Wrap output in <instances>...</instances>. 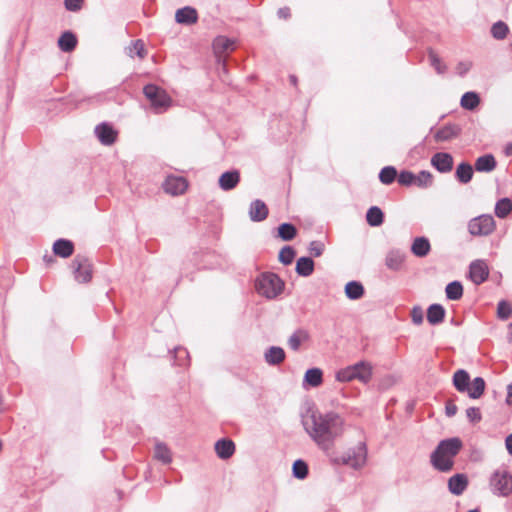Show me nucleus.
<instances>
[{"label": "nucleus", "mask_w": 512, "mask_h": 512, "mask_svg": "<svg viewBox=\"0 0 512 512\" xmlns=\"http://www.w3.org/2000/svg\"><path fill=\"white\" fill-rule=\"evenodd\" d=\"M302 425L320 449L329 451L333 448L335 441L342 436L345 421L336 412L322 413L310 409L302 415Z\"/></svg>", "instance_id": "1"}, {"label": "nucleus", "mask_w": 512, "mask_h": 512, "mask_svg": "<svg viewBox=\"0 0 512 512\" xmlns=\"http://www.w3.org/2000/svg\"><path fill=\"white\" fill-rule=\"evenodd\" d=\"M462 442L459 438L440 441L430 456L432 466L440 472H449L454 467V457L460 452Z\"/></svg>", "instance_id": "2"}, {"label": "nucleus", "mask_w": 512, "mask_h": 512, "mask_svg": "<svg viewBox=\"0 0 512 512\" xmlns=\"http://www.w3.org/2000/svg\"><path fill=\"white\" fill-rule=\"evenodd\" d=\"M453 385L458 392H467L472 399H479L485 391V381L482 377H476L470 381V375L464 369L457 370L453 375Z\"/></svg>", "instance_id": "3"}, {"label": "nucleus", "mask_w": 512, "mask_h": 512, "mask_svg": "<svg viewBox=\"0 0 512 512\" xmlns=\"http://www.w3.org/2000/svg\"><path fill=\"white\" fill-rule=\"evenodd\" d=\"M372 373L373 367L371 363L360 361L337 371L336 379L339 382L358 380L361 383L367 384L372 378Z\"/></svg>", "instance_id": "4"}, {"label": "nucleus", "mask_w": 512, "mask_h": 512, "mask_svg": "<svg viewBox=\"0 0 512 512\" xmlns=\"http://www.w3.org/2000/svg\"><path fill=\"white\" fill-rule=\"evenodd\" d=\"M284 288V282L274 273H264L256 281V290L262 296L276 298Z\"/></svg>", "instance_id": "5"}, {"label": "nucleus", "mask_w": 512, "mask_h": 512, "mask_svg": "<svg viewBox=\"0 0 512 512\" xmlns=\"http://www.w3.org/2000/svg\"><path fill=\"white\" fill-rule=\"evenodd\" d=\"M143 93L150 101L155 113H163L171 107L172 99L164 89L154 84H148L144 87Z\"/></svg>", "instance_id": "6"}, {"label": "nucleus", "mask_w": 512, "mask_h": 512, "mask_svg": "<svg viewBox=\"0 0 512 512\" xmlns=\"http://www.w3.org/2000/svg\"><path fill=\"white\" fill-rule=\"evenodd\" d=\"M489 488L493 495L508 497L512 493V474L506 469H497L489 478Z\"/></svg>", "instance_id": "7"}, {"label": "nucleus", "mask_w": 512, "mask_h": 512, "mask_svg": "<svg viewBox=\"0 0 512 512\" xmlns=\"http://www.w3.org/2000/svg\"><path fill=\"white\" fill-rule=\"evenodd\" d=\"M71 267L77 282L87 283L92 279V263L86 256L77 255L73 259Z\"/></svg>", "instance_id": "8"}, {"label": "nucleus", "mask_w": 512, "mask_h": 512, "mask_svg": "<svg viewBox=\"0 0 512 512\" xmlns=\"http://www.w3.org/2000/svg\"><path fill=\"white\" fill-rule=\"evenodd\" d=\"M468 230L473 236H486L495 230V221L491 215H481L470 220Z\"/></svg>", "instance_id": "9"}, {"label": "nucleus", "mask_w": 512, "mask_h": 512, "mask_svg": "<svg viewBox=\"0 0 512 512\" xmlns=\"http://www.w3.org/2000/svg\"><path fill=\"white\" fill-rule=\"evenodd\" d=\"M469 275L471 281L480 285L485 282L489 276V268L484 260H475L470 264Z\"/></svg>", "instance_id": "10"}, {"label": "nucleus", "mask_w": 512, "mask_h": 512, "mask_svg": "<svg viewBox=\"0 0 512 512\" xmlns=\"http://www.w3.org/2000/svg\"><path fill=\"white\" fill-rule=\"evenodd\" d=\"M188 188V182L184 177L169 176L163 183V189L166 193L177 196L183 194Z\"/></svg>", "instance_id": "11"}, {"label": "nucleus", "mask_w": 512, "mask_h": 512, "mask_svg": "<svg viewBox=\"0 0 512 512\" xmlns=\"http://www.w3.org/2000/svg\"><path fill=\"white\" fill-rule=\"evenodd\" d=\"M469 485V480L466 474L458 473L448 479L447 486L451 494L455 496L462 495Z\"/></svg>", "instance_id": "12"}, {"label": "nucleus", "mask_w": 512, "mask_h": 512, "mask_svg": "<svg viewBox=\"0 0 512 512\" xmlns=\"http://www.w3.org/2000/svg\"><path fill=\"white\" fill-rule=\"evenodd\" d=\"M431 164L441 173L450 172L453 168V158L449 153L438 152L431 158Z\"/></svg>", "instance_id": "13"}, {"label": "nucleus", "mask_w": 512, "mask_h": 512, "mask_svg": "<svg viewBox=\"0 0 512 512\" xmlns=\"http://www.w3.org/2000/svg\"><path fill=\"white\" fill-rule=\"evenodd\" d=\"M406 255L400 250H390L385 256V265L391 271H400L405 263Z\"/></svg>", "instance_id": "14"}, {"label": "nucleus", "mask_w": 512, "mask_h": 512, "mask_svg": "<svg viewBox=\"0 0 512 512\" xmlns=\"http://www.w3.org/2000/svg\"><path fill=\"white\" fill-rule=\"evenodd\" d=\"M95 134L99 141L106 146L112 145L117 137V132L106 123L97 125L95 128Z\"/></svg>", "instance_id": "15"}, {"label": "nucleus", "mask_w": 512, "mask_h": 512, "mask_svg": "<svg viewBox=\"0 0 512 512\" xmlns=\"http://www.w3.org/2000/svg\"><path fill=\"white\" fill-rule=\"evenodd\" d=\"M175 21L183 25H192L198 21V13L195 8L186 6L175 13Z\"/></svg>", "instance_id": "16"}, {"label": "nucleus", "mask_w": 512, "mask_h": 512, "mask_svg": "<svg viewBox=\"0 0 512 512\" xmlns=\"http://www.w3.org/2000/svg\"><path fill=\"white\" fill-rule=\"evenodd\" d=\"M240 182V173L238 170L226 171L219 177L218 183L222 190L229 191L234 189Z\"/></svg>", "instance_id": "17"}, {"label": "nucleus", "mask_w": 512, "mask_h": 512, "mask_svg": "<svg viewBox=\"0 0 512 512\" xmlns=\"http://www.w3.org/2000/svg\"><path fill=\"white\" fill-rule=\"evenodd\" d=\"M249 216L254 222L263 221L268 216V207L262 200H254L249 207Z\"/></svg>", "instance_id": "18"}, {"label": "nucleus", "mask_w": 512, "mask_h": 512, "mask_svg": "<svg viewBox=\"0 0 512 512\" xmlns=\"http://www.w3.org/2000/svg\"><path fill=\"white\" fill-rule=\"evenodd\" d=\"M367 451L364 443H360L353 455L349 454L345 463L352 466L353 468H360L366 462Z\"/></svg>", "instance_id": "19"}, {"label": "nucleus", "mask_w": 512, "mask_h": 512, "mask_svg": "<svg viewBox=\"0 0 512 512\" xmlns=\"http://www.w3.org/2000/svg\"><path fill=\"white\" fill-rule=\"evenodd\" d=\"M215 451L219 458L228 459L235 452V444L230 439H220L215 443Z\"/></svg>", "instance_id": "20"}, {"label": "nucleus", "mask_w": 512, "mask_h": 512, "mask_svg": "<svg viewBox=\"0 0 512 512\" xmlns=\"http://www.w3.org/2000/svg\"><path fill=\"white\" fill-rule=\"evenodd\" d=\"M285 351L278 346H271L264 353L265 362L268 365H279L285 360Z\"/></svg>", "instance_id": "21"}, {"label": "nucleus", "mask_w": 512, "mask_h": 512, "mask_svg": "<svg viewBox=\"0 0 512 512\" xmlns=\"http://www.w3.org/2000/svg\"><path fill=\"white\" fill-rule=\"evenodd\" d=\"M235 48V42L225 36H218L213 41V49L215 54L221 55L233 51Z\"/></svg>", "instance_id": "22"}, {"label": "nucleus", "mask_w": 512, "mask_h": 512, "mask_svg": "<svg viewBox=\"0 0 512 512\" xmlns=\"http://www.w3.org/2000/svg\"><path fill=\"white\" fill-rule=\"evenodd\" d=\"M74 245L70 240L58 239L53 244V252L62 258H67L73 254Z\"/></svg>", "instance_id": "23"}, {"label": "nucleus", "mask_w": 512, "mask_h": 512, "mask_svg": "<svg viewBox=\"0 0 512 512\" xmlns=\"http://www.w3.org/2000/svg\"><path fill=\"white\" fill-rule=\"evenodd\" d=\"M431 245L427 238L417 237L414 239L411 251L417 257H425L430 252Z\"/></svg>", "instance_id": "24"}, {"label": "nucleus", "mask_w": 512, "mask_h": 512, "mask_svg": "<svg viewBox=\"0 0 512 512\" xmlns=\"http://www.w3.org/2000/svg\"><path fill=\"white\" fill-rule=\"evenodd\" d=\"M474 166L478 172H491L496 167V160L493 155L486 154L477 158Z\"/></svg>", "instance_id": "25"}, {"label": "nucleus", "mask_w": 512, "mask_h": 512, "mask_svg": "<svg viewBox=\"0 0 512 512\" xmlns=\"http://www.w3.org/2000/svg\"><path fill=\"white\" fill-rule=\"evenodd\" d=\"M445 309L440 304H432L427 310V320L430 324H439L444 320Z\"/></svg>", "instance_id": "26"}, {"label": "nucleus", "mask_w": 512, "mask_h": 512, "mask_svg": "<svg viewBox=\"0 0 512 512\" xmlns=\"http://www.w3.org/2000/svg\"><path fill=\"white\" fill-rule=\"evenodd\" d=\"M314 271V261L310 257H301L296 262V272L303 277L310 276Z\"/></svg>", "instance_id": "27"}, {"label": "nucleus", "mask_w": 512, "mask_h": 512, "mask_svg": "<svg viewBox=\"0 0 512 512\" xmlns=\"http://www.w3.org/2000/svg\"><path fill=\"white\" fill-rule=\"evenodd\" d=\"M77 45L75 35L69 31L64 32L58 39V46L63 52H71Z\"/></svg>", "instance_id": "28"}, {"label": "nucleus", "mask_w": 512, "mask_h": 512, "mask_svg": "<svg viewBox=\"0 0 512 512\" xmlns=\"http://www.w3.org/2000/svg\"><path fill=\"white\" fill-rule=\"evenodd\" d=\"M345 294L351 300H358L364 295V287L358 281H350L345 286Z\"/></svg>", "instance_id": "29"}, {"label": "nucleus", "mask_w": 512, "mask_h": 512, "mask_svg": "<svg viewBox=\"0 0 512 512\" xmlns=\"http://www.w3.org/2000/svg\"><path fill=\"white\" fill-rule=\"evenodd\" d=\"M456 178L459 182L466 184L471 181L473 177V168L469 163H461L456 168Z\"/></svg>", "instance_id": "30"}, {"label": "nucleus", "mask_w": 512, "mask_h": 512, "mask_svg": "<svg viewBox=\"0 0 512 512\" xmlns=\"http://www.w3.org/2000/svg\"><path fill=\"white\" fill-rule=\"evenodd\" d=\"M366 220L372 227L380 226L383 223L384 215L381 209L377 206H372L368 209Z\"/></svg>", "instance_id": "31"}, {"label": "nucleus", "mask_w": 512, "mask_h": 512, "mask_svg": "<svg viewBox=\"0 0 512 512\" xmlns=\"http://www.w3.org/2000/svg\"><path fill=\"white\" fill-rule=\"evenodd\" d=\"M308 337L309 335L307 331L298 329L289 337L288 345L292 350L297 351L300 348L301 343L306 341Z\"/></svg>", "instance_id": "32"}, {"label": "nucleus", "mask_w": 512, "mask_h": 512, "mask_svg": "<svg viewBox=\"0 0 512 512\" xmlns=\"http://www.w3.org/2000/svg\"><path fill=\"white\" fill-rule=\"evenodd\" d=\"M154 457L164 464H169L172 461L170 449L161 442L155 445Z\"/></svg>", "instance_id": "33"}, {"label": "nucleus", "mask_w": 512, "mask_h": 512, "mask_svg": "<svg viewBox=\"0 0 512 512\" xmlns=\"http://www.w3.org/2000/svg\"><path fill=\"white\" fill-rule=\"evenodd\" d=\"M449 300H459L463 295V286L459 281L450 282L445 289Z\"/></svg>", "instance_id": "34"}, {"label": "nucleus", "mask_w": 512, "mask_h": 512, "mask_svg": "<svg viewBox=\"0 0 512 512\" xmlns=\"http://www.w3.org/2000/svg\"><path fill=\"white\" fill-rule=\"evenodd\" d=\"M304 381L312 387H317L322 383V371L318 368L308 369L304 376Z\"/></svg>", "instance_id": "35"}, {"label": "nucleus", "mask_w": 512, "mask_h": 512, "mask_svg": "<svg viewBox=\"0 0 512 512\" xmlns=\"http://www.w3.org/2000/svg\"><path fill=\"white\" fill-rule=\"evenodd\" d=\"M512 210V201L509 198H502L495 205V214L499 218H505Z\"/></svg>", "instance_id": "36"}, {"label": "nucleus", "mask_w": 512, "mask_h": 512, "mask_svg": "<svg viewBox=\"0 0 512 512\" xmlns=\"http://www.w3.org/2000/svg\"><path fill=\"white\" fill-rule=\"evenodd\" d=\"M297 230L290 223H283L278 227V235L284 241H290L296 236Z\"/></svg>", "instance_id": "37"}, {"label": "nucleus", "mask_w": 512, "mask_h": 512, "mask_svg": "<svg viewBox=\"0 0 512 512\" xmlns=\"http://www.w3.org/2000/svg\"><path fill=\"white\" fill-rule=\"evenodd\" d=\"M479 102L480 99L474 92H466L461 98V106L468 110H473Z\"/></svg>", "instance_id": "38"}, {"label": "nucleus", "mask_w": 512, "mask_h": 512, "mask_svg": "<svg viewBox=\"0 0 512 512\" xmlns=\"http://www.w3.org/2000/svg\"><path fill=\"white\" fill-rule=\"evenodd\" d=\"M458 134V130L453 126H445L441 129H439L435 133V139L437 141H448L454 137H456Z\"/></svg>", "instance_id": "39"}, {"label": "nucleus", "mask_w": 512, "mask_h": 512, "mask_svg": "<svg viewBox=\"0 0 512 512\" xmlns=\"http://www.w3.org/2000/svg\"><path fill=\"white\" fill-rule=\"evenodd\" d=\"M396 176L397 170L393 166H386L379 173V179L385 185L394 182Z\"/></svg>", "instance_id": "40"}, {"label": "nucleus", "mask_w": 512, "mask_h": 512, "mask_svg": "<svg viewBox=\"0 0 512 512\" xmlns=\"http://www.w3.org/2000/svg\"><path fill=\"white\" fill-rule=\"evenodd\" d=\"M414 185L426 188L432 184L433 176L428 171H421L417 175L414 174Z\"/></svg>", "instance_id": "41"}, {"label": "nucleus", "mask_w": 512, "mask_h": 512, "mask_svg": "<svg viewBox=\"0 0 512 512\" xmlns=\"http://www.w3.org/2000/svg\"><path fill=\"white\" fill-rule=\"evenodd\" d=\"M508 32H509L508 26L502 21H498V22L494 23L491 28L492 36L498 40L504 39L507 36Z\"/></svg>", "instance_id": "42"}, {"label": "nucleus", "mask_w": 512, "mask_h": 512, "mask_svg": "<svg viewBox=\"0 0 512 512\" xmlns=\"http://www.w3.org/2000/svg\"><path fill=\"white\" fill-rule=\"evenodd\" d=\"M428 57L431 66L434 67L438 74H444L446 72V65L441 61L439 56L432 49L428 51Z\"/></svg>", "instance_id": "43"}, {"label": "nucleus", "mask_w": 512, "mask_h": 512, "mask_svg": "<svg viewBox=\"0 0 512 512\" xmlns=\"http://www.w3.org/2000/svg\"><path fill=\"white\" fill-rule=\"evenodd\" d=\"M295 251L290 246L283 247L279 252V261L284 265H289L293 262Z\"/></svg>", "instance_id": "44"}, {"label": "nucleus", "mask_w": 512, "mask_h": 512, "mask_svg": "<svg viewBox=\"0 0 512 512\" xmlns=\"http://www.w3.org/2000/svg\"><path fill=\"white\" fill-rule=\"evenodd\" d=\"M307 474V464L303 460H296L293 464V475L298 479H304Z\"/></svg>", "instance_id": "45"}, {"label": "nucleus", "mask_w": 512, "mask_h": 512, "mask_svg": "<svg viewBox=\"0 0 512 512\" xmlns=\"http://www.w3.org/2000/svg\"><path fill=\"white\" fill-rule=\"evenodd\" d=\"M512 315V307L511 305L506 301H500L497 306V316L502 319L506 320Z\"/></svg>", "instance_id": "46"}, {"label": "nucleus", "mask_w": 512, "mask_h": 512, "mask_svg": "<svg viewBox=\"0 0 512 512\" xmlns=\"http://www.w3.org/2000/svg\"><path fill=\"white\" fill-rule=\"evenodd\" d=\"M133 53H136L140 59H143L146 56V50L142 40H136L133 42L132 47L129 48L130 56H133Z\"/></svg>", "instance_id": "47"}, {"label": "nucleus", "mask_w": 512, "mask_h": 512, "mask_svg": "<svg viewBox=\"0 0 512 512\" xmlns=\"http://www.w3.org/2000/svg\"><path fill=\"white\" fill-rule=\"evenodd\" d=\"M325 245L320 241H312L309 244V253L314 257H319L323 254Z\"/></svg>", "instance_id": "48"}, {"label": "nucleus", "mask_w": 512, "mask_h": 512, "mask_svg": "<svg viewBox=\"0 0 512 512\" xmlns=\"http://www.w3.org/2000/svg\"><path fill=\"white\" fill-rule=\"evenodd\" d=\"M414 174L410 171H401L398 175V182L400 185L409 186L414 184Z\"/></svg>", "instance_id": "49"}, {"label": "nucleus", "mask_w": 512, "mask_h": 512, "mask_svg": "<svg viewBox=\"0 0 512 512\" xmlns=\"http://www.w3.org/2000/svg\"><path fill=\"white\" fill-rule=\"evenodd\" d=\"M466 416L471 422H479L481 420V412L479 408L470 407L466 410Z\"/></svg>", "instance_id": "50"}, {"label": "nucleus", "mask_w": 512, "mask_h": 512, "mask_svg": "<svg viewBox=\"0 0 512 512\" xmlns=\"http://www.w3.org/2000/svg\"><path fill=\"white\" fill-rule=\"evenodd\" d=\"M83 0H65V7L69 11H77L81 8Z\"/></svg>", "instance_id": "51"}, {"label": "nucleus", "mask_w": 512, "mask_h": 512, "mask_svg": "<svg viewBox=\"0 0 512 512\" xmlns=\"http://www.w3.org/2000/svg\"><path fill=\"white\" fill-rule=\"evenodd\" d=\"M470 68H471V63L470 62H460L456 66V72L460 76H463V75H465L470 70Z\"/></svg>", "instance_id": "52"}, {"label": "nucleus", "mask_w": 512, "mask_h": 512, "mask_svg": "<svg viewBox=\"0 0 512 512\" xmlns=\"http://www.w3.org/2000/svg\"><path fill=\"white\" fill-rule=\"evenodd\" d=\"M457 406L453 403V401H448L446 403L445 412L448 417H452L457 413Z\"/></svg>", "instance_id": "53"}, {"label": "nucleus", "mask_w": 512, "mask_h": 512, "mask_svg": "<svg viewBox=\"0 0 512 512\" xmlns=\"http://www.w3.org/2000/svg\"><path fill=\"white\" fill-rule=\"evenodd\" d=\"M412 319L416 324H421L423 321L422 311L418 308H414L412 311Z\"/></svg>", "instance_id": "54"}, {"label": "nucleus", "mask_w": 512, "mask_h": 512, "mask_svg": "<svg viewBox=\"0 0 512 512\" xmlns=\"http://www.w3.org/2000/svg\"><path fill=\"white\" fill-rule=\"evenodd\" d=\"M277 14L280 18L287 19L290 17V9L288 7L280 8Z\"/></svg>", "instance_id": "55"}, {"label": "nucleus", "mask_w": 512, "mask_h": 512, "mask_svg": "<svg viewBox=\"0 0 512 512\" xmlns=\"http://www.w3.org/2000/svg\"><path fill=\"white\" fill-rule=\"evenodd\" d=\"M505 445H506V449H507L508 453L510 455H512V433L507 436V438L505 440Z\"/></svg>", "instance_id": "56"}, {"label": "nucleus", "mask_w": 512, "mask_h": 512, "mask_svg": "<svg viewBox=\"0 0 512 512\" xmlns=\"http://www.w3.org/2000/svg\"><path fill=\"white\" fill-rule=\"evenodd\" d=\"M509 398H512V382L507 386V403L510 404Z\"/></svg>", "instance_id": "57"}, {"label": "nucleus", "mask_w": 512, "mask_h": 512, "mask_svg": "<svg viewBox=\"0 0 512 512\" xmlns=\"http://www.w3.org/2000/svg\"><path fill=\"white\" fill-rule=\"evenodd\" d=\"M508 341L512 342V322L509 324Z\"/></svg>", "instance_id": "58"}, {"label": "nucleus", "mask_w": 512, "mask_h": 512, "mask_svg": "<svg viewBox=\"0 0 512 512\" xmlns=\"http://www.w3.org/2000/svg\"><path fill=\"white\" fill-rule=\"evenodd\" d=\"M505 152L508 156L512 155V144L507 145Z\"/></svg>", "instance_id": "59"}, {"label": "nucleus", "mask_w": 512, "mask_h": 512, "mask_svg": "<svg viewBox=\"0 0 512 512\" xmlns=\"http://www.w3.org/2000/svg\"><path fill=\"white\" fill-rule=\"evenodd\" d=\"M290 82L295 86L297 84V78L294 75L290 76Z\"/></svg>", "instance_id": "60"}, {"label": "nucleus", "mask_w": 512, "mask_h": 512, "mask_svg": "<svg viewBox=\"0 0 512 512\" xmlns=\"http://www.w3.org/2000/svg\"><path fill=\"white\" fill-rule=\"evenodd\" d=\"M468 512H479V511L475 509V510H470Z\"/></svg>", "instance_id": "61"}, {"label": "nucleus", "mask_w": 512, "mask_h": 512, "mask_svg": "<svg viewBox=\"0 0 512 512\" xmlns=\"http://www.w3.org/2000/svg\"><path fill=\"white\" fill-rule=\"evenodd\" d=\"M510 48H511V50H512V41H511V44H510Z\"/></svg>", "instance_id": "62"}]
</instances>
